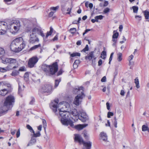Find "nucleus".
<instances>
[{
    "label": "nucleus",
    "mask_w": 149,
    "mask_h": 149,
    "mask_svg": "<svg viewBox=\"0 0 149 149\" xmlns=\"http://www.w3.org/2000/svg\"><path fill=\"white\" fill-rule=\"evenodd\" d=\"M61 81V79H56L55 80V88L57 87L59 85V83Z\"/></svg>",
    "instance_id": "473e14b6"
},
{
    "label": "nucleus",
    "mask_w": 149,
    "mask_h": 149,
    "mask_svg": "<svg viewBox=\"0 0 149 149\" xmlns=\"http://www.w3.org/2000/svg\"><path fill=\"white\" fill-rule=\"evenodd\" d=\"M106 105L107 109L108 110H109L110 109V106L109 105V103L108 102H107L106 103Z\"/></svg>",
    "instance_id": "e2e57ef3"
},
{
    "label": "nucleus",
    "mask_w": 149,
    "mask_h": 149,
    "mask_svg": "<svg viewBox=\"0 0 149 149\" xmlns=\"http://www.w3.org/2000/svg\"><path fill=\"white\" fill-rule=\"evenodd\" d=\"M52 33L50 31L47 32L46 36V38H47L49 36L52 35Z\"/></svg>",
    "instance_id": "6e6d98bb"
},
{
    "label": "nucleus",
    "mask_w": 149,
    "mask_h": 149,
    "mask_svg": "<svg viewBox=\"0 0 149 149\" xmlns=\"http://www.w3.org/2000/svg\"><path fill=\"white\" fill-rule=\"evenodd\" d=\"M101 81L102 82H105L106 81V78L105 76L103 77L101 79Z\"/></svg>",
    "instance_id": "5fc2aeb1"
},
{
    "label": "nucleus",
    "mask_w": 149,
    "mask_h": 149,
    "mask_svg": "<svg viewBox=\"0 0 149 149\" xmlns=\"http://www.w3.org/2000/svg\"><path fill=\"white\" fill-rule=\"evenodd\" d=\"M5 52L4 49L2 47H0V56H2L3 55Z\"/></svg>",
    "instance_id": "c756f323"
},
{
    "label": "nucleus",
    "mask_w": 149,
    "mask_h": 149,
    "mask_svg": "<svg viewBox=\"0 0 149 149\" xmlns=\"http://www.w3.org/2000/svg\"><path fill=\"white\" fill-rule=\"evenodd\" d=\"M24 90V89L21 88V87L20 86L19 84L18 89V93L21 96V97H22V93Z\"/></svg>",
    "instance_id": "bb28decb"
},
{
    "label": "nucleus",
    "mask_w": 149,
    "mask_h": 149,
    "mask_svg": "<svg viewBox=\"0 0 149 149\" xmlns=\"http://www.w3.org/2000/svg\"><path fill=\"white\" fill-rule=\"evenodd\" d=\"M122 53H119L118 54L117 59L118 61H120L122 60Z\"/></svg>",
    "instance_id": "e433bc0d"
},
{
    "label": "nucleus",
    "mask_w": 149,
    "mask_h": 149,
    "mask_svg": "<svg viewBox=\"0 0 149 149\" xmlns=\"http://www.w3.org/2000/svg\"><path fill=\"white\" fill-rule=\"evenodd\" d=\"M54 12L52 11L50 12L49 14V17H52L53 15L54 14Z\"/></svg>",
    "instance_id": "680f3d73"
},
{
    "label": "nucleus",
    "mask_w": 149,
    "mask_h": 149,
    "mask_svg": "<svg viewBox=\"0 0 149 149\" xmlns=\"http://www.w3.org/2000/svg\"><path fill=\"white\" fill-rule=\"evenodd\" d=\"M144 15L146 19H148L149 18V12L146 10L144 12Z\"/></svg>",
    "instance_id": "f704fd0d"
},
{
    "label": "nucleus",
    "mask_w": 149,
    "mask_h": 149,
    "mask_svg": "<svg viewBox=\"0 0 149 149\" xmlns=\"http://www.w3.org/2000/svg\"><path fill=\"white\" fill-rule=\"evenodd\" d=\"M33 133V135L32 136L34 137V138L39 137L41 135L40 131H38L36 133H35V132H32Z\"/></svg>",
    "instance_id": "a878e982"
},
{
    "label": "nucleus",
    "mask_w": 149,
    "mask_h": 149,
    "mask_svg": "<svg viewBox=\"0 0 149 149\" xmlns=\"http://www.w3.org/2000/svg\"><path fill=\"white\" fill-rule=\"evenodd\" d=\"M77 119H79L82 122H84L88 119V115H85V116H77Z\"/></svg>",
    "instance_id": "f3484780"
},
{
    "label": "nucleus",
    "mask_w": 149,
    "mask_h": 149,
    "mask_svg": "<svg viewBox=\"0 0 149 149\" xmlns=\"http://www.w3.org/2000/svg\"><path fill=\"white\" fill-rule=\"evenodd\" d=\"M142 130L143 131H147L149 132V128L145 125H143L142 126Z\"/></svg>",
    "instance_id": "393cba45"
},
{
    "label": "nucleus",
    "mask_w": 149,
    "mask_h": 149,
    "mask_svg": "<svg viewBox=\"0 0 149 149\" xmlns=\"http://www.w3.org/2000/svg\"><path fill=\"white\" fill-rule=\"evenodd\" d=\"M80 56V54L79 53H75L72 54L70 55V56L72 57H74L76 56Z\"/></svg>",
    "instance_id": "ea45409f"
},
{
    "label": "nucleus",
    "mask_w": 149,
    "mask_h": 149,
    "mask_svg": "<svg viewBox=\"0 0 149 149\" xmlns=\"http://www.w3.org/2000/svg\"><path fill=\"white\" fill-rule=\"evenodd\" d=\"M87 125H88L87 124H85L83 125H76L75 127L76 129L78 130H81L83 128L87 126Z\"/></svg>",
    "instance_id": "412c9836"
},
{
    "label": "nucleus",
    "mask_w": 149,
    "mask_h": 149,
    "mask_svg": "<svg viewBox=\"0 0 149 149\" xmlns=\"http://www.w3.org/2000/svg\"><path fill=\"white\" fill-rule=\"evenodd\" d=\"M20 134V132L19 130V129L18 131L17 132L16 136L17 138H18L19 137Z\"/></svg>",
    "instance_id": "13d9d810"
},
{
    "label": "nucleus",
    "mask_w": 149,
    "mask_h": 149,
    "mask_svg": "<svg viewBox=\"0 0 149 149\" xmlns=\"http://www.w3.org/2000/svg\"><path fill=\"white\" fill-rule=\"evenodd\" d=\"M116 32L115 31H113V34L112 36V38H117L119 35V33L118 32H116Z\"/></svg>",
    "instance_id": "c9c22d12"
},
{
    "label": "nucleus",
    "mask_w": 149,
    "mask_h": 149,
    "mask_svg": "<svg viewBox=\"0 0 149 149\" xmlns=\"http://www.w3.org/2000/svg\"><path fill=\"white\" fill-rule=\"evenodd\" d=\"M113 124L114 125V127L116 128L117 127V120H113Z\"/></svg>",
    "instance_id": "8fccbe9b"
},
{
    "label": "nucleus",
    "mask_w": 149,
    "mask_h": 149,
    "mask_svg": "<svg viewBox=\"0 0 149 149\" xmlns=\"http://www.w3.org/2000/svg\"><path fill=\"white\" fill-rule=\"evenodd\" d=\"M106 52L105 51L102 52L101 54V57L102 59H105L106 58Z\"/></svg>",
    "instance_id": "cd10ccee"
},
{
    "label": "nucleus",
    "mask_w": 149,
    "mask_h": 149,
    "mask_svg": "<svg viewBox=\"0 0 149 149\" xmlns=\"http://www.w3.org/2000/svg\"><path fill=\"white\" fill-rule=\"evenodd\" d=\"M9 64L16 65V64H17V60L15 58H10Z\"/></svg>",
    "instance_id": "4be33fe9"
},
{
    "label": "nucleus",
    "mask_w": 149,
    "mask_h": 149,
    "mask_svg": "<svg viewBox=\"0 0 149 149\" xmlns=\"http://www.w3.org/2000/svg\"><path fill=\"white\" fill-rule=\"evenodd\" d=\"M108 4V1H105L104 2V4L103 5L104 6H107Z\"/></svg>",
    "instance_id": "69168bd1"
},
{
    "label": "nucleus",
    "mask_w": 149,
    "mask_h": 149,
    "mask_svg": "<svg viewBox=\"0 0 149 149\" xmlns=\"http://www.w3.org/2000/svg\"><path fill=\"white\" fill-rule=\"evenodd\" d=\"M42 124L44 129H45L47 126V123L46 120L44 119L42 120Z\"/></svg>",
    "instance_id": "c03bdc74"
},
{
    "label": "nucleus",
    "mask_w": 149,
    "mask_h": 149,
    "mask_svg": "<svg viewBox=\"0 0 149 149\" xmlns=\"http://www.w3.org/2000/svg\"><path fill=\"white\" fill-rule=\"evenodd\" d=\"M73 91L74 93L78 94L74 98L73 103L77 106H79L83 98L85 97L83 88L82 87H80L78 88H75Z\"/></svg>",
    "instance_id": "20e7f679"
},
{
    "label": "nucleus",
    "mask_w": 149,
    "mask_h": 149,
    "mask_svg": "<svg viewBox=\"0 0 149 149\" xmlns=\"http://www.w3.org/2000/svg\"><path fill=\"white\" fill-rule=\"evenodd\" d=\"M101 139L105 141L107 140V136L106 133L103 132H101L100 134Z\"/></svg>",
    "instance_id": "a211bd4d"
},
{
    "label": "nucleus",
    "mask_w": 149,
    "mask_h": 149,
    "mask_svg": "<svg viewBox=\"0 0 149 149\" xmlns=\"http://www.w3.org/2000/svg\"><path fill=\"white\" fill-rule=\"evenodd\" d=\"M7 71L6 68H0V71L2 72H4Z\"/></svg>",
    "instance_id": "a18cd8bd"
},
{
    "label": "nucleus",
    "mask_w": 149,
    "mask_h": 149,
    "mask_svg": "<svg viewBox=\"0 0 149 149\" xmlns=\"http://www.w3.org/2000/svg\"><path fill=\"white\" fill-rule=\"evenodd\" d=\"M39 34L43 37H44L45 36L44 34L43 33V31H42V29L40 30V32Z\"/></svg>",
    "instance_id": "4d7b16f0"
},
{
    "label": "nucleus",
    "mask_w": 149,
    "mask_h": 149,
    "mask_svg": "<svg viewBox=\"0 0 149 149\" xmlns=\"http://www.w3.org/2000/svg\"><path fill=\"white\" fill-rule=\"evenodd\" d=\"M11 109L9 107H7L4 104V105L0 108V114H4L7 113L8 110Z\"/></svg>",
    "instance_id": "f8f14e48"
},
{
    "label": "nucleus",
    "mask_w": 149,
    "mask_h": 149,
    "mask_svg": "<svg viewBox=\"0 0 149 149\" xmlns=\"http://www.w3.org/2000/svg\"><path fill=\"white\" fill-rule=\"evenodd\" d=\"M7 28V24L4 22H0V35H3L6 33Z\"/></svg>",
    "instance_id": "0eeeda50"
},
{
    "label": "nucleus",
    "mask_w": 149,
    "mask_h": 149,
    "mask_svg": "<svg viewBox=\"0 0 149 149\" xmlns=\"http://www.w3.org/2000/svg\"><path fill=\"white\" fill-rule=\"evenodd\" d=\"M113 53H112L110 55V57L109 58L110 61H111L112 59L113 56Z\"/></svg>",
    "instance_id": "0e129e2a"
},
{
    "label": "nucleus",
    "mask_w": 149,
    "mask_h": 149,
    "mask_svg": "<svg viewBox=\"0 0 149 149\" xmlns=\"http://www.w3.org/2000/svg\"><path fill=\"white\" fill-rule=\"evenodd\" d=\"M74 140L75 141H77L79 143H82V144L85 142V141L83 140L82 138L79 134H74Z\"/></svg>",
    "instance_id": "ddd939ff"
},
{
    "label": "nucleus",
    "mask_w": 149,
    "mask_h": 149,
    "mask_svg": "<svg viewBox=\"0 0 149 149\" xmlns=\"http://www.w3.org/2000/svg\"><path fill=\"white\" fill-rule=\"evenodd\" d=\"M15 102L14 97L12 95H10L6 98L4 102V105L8 106L10 109L13 107Z\"/></svg>",
    "instance_id": "39448f33"
},
{
    "label": "nucleus",
    "mask_w": 149,
    "mask_h": 149,
    "mask_svg": "<svg viewBox=\"0 0 149 149\" xmlns=\"http://www.w3.org/2000/svg\"><path fill=\"white\" fill-rule=\"evenodd\" d=\"M41 69L45 72L46 75L50 76L54 75L58 70L57 63L54 62L51 65L44 64L41 66Z\"/></svg>",
    "instance_id": "f03ea898"
},
{
    "label": "nucleus",
    "mask_w": 149,
    "mask_h": 149,
    "mask_svg": "<svg viewBox=\"0 0 149 149\" xmlns=\"http://www.w3.org/2000/svg\"><path fill=\"white\" fill-rule=\"evenodd\" d=\"M85 115H87L85 112H80V113L79 114L78 116H85Z\"/></svg>",
    "instance_id": "49530a36"
},
{
    "label": "nucleus",
    "mask_w": 149,
    "mask_h": 149,
    "mask_svg": "<svg viewBox=\"0 0 149 149\" xmlns=\"http://www.w3.org/2000/svg\"><path fill=\"white\" fill-rule=\"evenodd\" d=\"M29 42L33 44L39 41V39L37 36L36 35L31 33L30 35V38Z\"/></svg>",
    "instance_id": "1a4fd4ad"
},
{
    "label": "nucleus",
    "mask_w": 149,
    "mask_h": 149,
    "mask_svg": "<svg viewBox=\"0 0 149 149\" xmlns=\"http://www.w3.org/2000/svg\"><path fill=\"white\" fill-rule=\"evenodd\" d=\"M26 127L31 132H34V131L32 128L29 125L27 124L26 125Z\"/></svg>",
    "instance_id": "72a5a7b5"
},
{
    "label": "nucleus",
    "mask_w": 149,
    "mask_h": 149,
    "mask_svg": "<svg viewBox=\"0 0 149 149\" xmlns=\"http://www.w3.org/2000/svg\"><path fill=\"white\" fill-rule=\"evenodd\" d=\"M72 9V7H71L70 8H68L67 9V11H69V12L67 13V14H70V13H71V11Z\"/></svg>",
    "instance_id": "bf43d9fd"
},
{
    "label": "nucleus",
    "mask_w": 149,
    "mask_h": 149,
    "mask_svg": "<svg viewBox=\"0 0 149 149\" xmlns=\"http://www.w3.org/2000/svg\"><path fill=\"white\" fill-rule=\"evenodd\" d=\"M89 50L88 46V45H86L85 47L82 49L81 52H85L86 51H88Z\"/></svg>",
    "instance_id": "a19ab883"
},
{
    "label": "nucleus",
    "mask_w": 149,
    "mask_h": 149,
    "mask_svg": "<svg viewBox=\"0 0 149 149\" xmlns=\"http://www.w3.org/2000/svg\"><path fill=\"white\" fill-rule=\"evenodd\" d=\"M58 100H55L50 104V106L56 115L58 116L59 115L61 117V121L63 125H67L69 124L68 117L69 114H70L73 115L74 117H75L76 118L74 119L75 121L78 120L77 116H78L79 114L75 109H72L71 111L70 110L69 111L68 109L64 110V107H62L61 109H58V112L57 108L59 107L60 105L62 104V103H60L58 104Z\"/></svg>",
    "instance_id": "f257e3e1"
},
{
    "label": "nucleus",
    "mask_w": 149,
    "mask_h": 149,
    "mask_svg": "<svg viewBox=\"0 0 149 149\" xmlns=\"http://www.w3.org/2000/svg\"><path fill=\"white\" fill-rule=\"evenodd\" d=\"M52 86L49 84L44 86L42 88V91L44 93H50L52 91Z\"/></svg>",
    "instance_id": "9d476101"
},
{
    "label": "nucleus",
    "mask_w": 149,
    "mask_h": 149,
    "mask_svg": "<svg viewBox=\"0 0 149 149\" xmlns=\"http://www.w3.org/2000/svg\"><path fill=\"white\" fill-rule=\"evenodd\" d=\"M59 8V6H57L55 7H51L50 8L51 10H55L56 11V10L58 9Z\"/></svg>",
    "instance_id": "09e8293b"
},
{
    "label": "nucleus",
    "mask_w": 149,
    "mask_h": 149,
    "mask_svg": "<svg viewBox=\"0 0 149 149\" xmlns=\"http://www.w3.org/2000/svg\"><path fill=\"white\" fill-rule=\"evenodd\" d=\"M24 79L27 81L28 80L29 78V74L28 72H26L24 75Z\"/></svg>",
    "instance_id": "7c9ffc66"
},
{
    "label": "nucleus",
    "mask_w": 149,
    "mask_h": 149,
    "mask_svg": "<svg viewBox=\"0 0 149 149\" xmlns=\"http://www.w3.org/2000/svg\"><path fill=\"white\" fill-rule=\"evenodd\" d=\"M94 52L93 51L91 52L90 53V54L88 56H86L85 57V59H86L87 58H88V59L89 60H90L91 59H92V58H94V56H93Z\"/></svg>",
    "instance_id": "5701e85b"
},
{
    "label": "nucleus",
    "mask_w": 149,
    "mask_h": 149,
    "mask_svg": "<svg viewBox=\"0 0 149 149\" xmlns=\"http://www.w3.org/2000/svg\"><path fill=\"white\" fill-rule=\"evenodd\" d=\"M133 58V56L132 55H131L129 57L128 59L129 60V61H131L132 60Z\"/></svg>",
    "instance_id": "774afa93"
},
{
    "label": "nucleus",
    "mask_w": 149,
    "mask_h": 149,
    "mask_svg": "<svg viewBox=\"0 0 149 149\" xmlns=\"http://www.w3.org/2000/svg\"><path fill=\"white\" fill-rule=\"evenodd\" d=\"M5 86H6L8 87H10L11 85L9 84H6L5 82L3 81L1 82H0V87H2V88H3Z\"/></svg>",
    "instance_id": "aec40b11"
},
{
    "label": "nucleus",
    "mask_w": 149,
    "mask_h": 149,
    "mask_svg": "<svg viewBox=\"0 0 149 149\" xmlns=\"http://www.w3.org/2000/svg\"><path fill=\"white\" fill-rule=\"evenodd\" d=\"M83 146L82 149H91L92 146V142L90 141L85 142L83 143Z\"/></svg>",
    "instance_id": "4468645a"
},
{
    "label": "nucleus",
    "mask_w": 149,
    "mask_h": 149,
    "mask_svg": "<svg viewBox=\"0 0 149 149\" xmlns=\"http://www.w3.org/2000/svg\"><path fill=\"white\" fill-rule=\"evenodd\" d=\"M25 68L24 67H21L19 69V71H25Z\"/></svg>",
    "instance_id": "338daca9"
},
{
    "label": "nucleus",
    "mask_w": 149,
    "mask_h": 149,
    "mask_svg": "<svg viewBox=\"0 0 149 149\" xmlns=\"http://www.w3.org/2000/svg\"><path fill=\"white\" fill-rule=\"evenodd\" d=\"M10 25L13 26L14 29L16 31L19 29L20 27V24L18 20H13L10 23Z\"/></svg>",
    "instance_id": "6e6552de"
},
{
    "label": "nucleus",
    "mask_w": 149,
    "mask_h": 149,
    "mask_svg": "<svg viewBox=\"0 0 149 149\" xmlns=\"http://www.w3.org/2000/svg\"><path fill=\"white\" fill-rule=\"evenodd\" d=\"M8 93V91L4 88H2V87H0V95L2 96L6 95Z\"/></svg>",
    "instance_id": "dca6fc26"
},
{
    "label": "nucleus",
    "mask_w": 149,
    "mask_h": 149,
    "mask_svg": "<svg viewBox=\"0 0 149 149\" xmlns=\"http://www.w3.org/2000/svg\"><path fill=\"white\" fill-rule=\"evenodd\" d=\"M2 62L4 64L9 63L10 58H1Z\"/></svg>",
    "instance_id": "b1692460"
},
{
    "label": "nucleus",
    "mask_w": 149,
    "mask_h": 149,
    "mask_svg": "<svg viewBox=\"0 0 149 149\" xmlns=\"http://www.w3.org/2000/svg\"><path fill=\"white\" fill-rule=\"evenodd\" d=\"M18 73V72L14 71L13 72L11 73V75L13 76H15L17 75Z\"/></svg>",
    "instance_id": "3c124183"
},
{
    "label": "nucleus",
    "mask_w": 149,
    "mask_h": 149,
    "mask_svg": "<svg viewBox=\"0 0 149 149\" xmlns=\"http://www.w3.org/2000/svg\"><path fill=\"white\" fill-rule=\"evenodd\" d=\"M38 60L37 57H33L29 59L28 63V66L30 68H32L34 67Z\"/></svg>",
    "instance_id": "423d86ee"
},
{
    "label": "nucleus",
    "mask_w": 149,
    "mask_h": 149,
    "mask_svg": "<svg viewBox=\"0 0 149 149\" xmlns=\"http://www.w3.org/2000/svg\"><path fill=\"white\" fill-rule=\"evenodd\" d=\"M36 142V139L35 138L32 136L31 139L29 141L27 145V146L28 147L29 146H32Z\"/></svg>",
    "instance_id": "2eb2a0df"
},
{
    "label": "nucleus",
    "mask_w": 149,
    "mask_h": 149,
    "mask_svg": "<svg viewBox=\"0 0 149 149\" xmlns=\"http://www.w3.org/2000/svg\"><path fill=\"white\" fill-rule=\"evenodd\" d=\"M91 30V29H86L85 32L83 33V35L84 36L85 34H86V33H87L88 31H90Z\"/></svg>",
    "instance_id": "052dcab7"
},
{
    "label": "nucleus",
    "mask_w": 149,
    "mask_h": 149,
    "mask_svg": "<svg viewBox=\"0 0 149 149\" xmlns=\"http://www.w3.org/2000/svg\"><path fill=\"white\" fill-rule=\"evenodd\" d=\"M104 17V16L102 15H100L99 16H97L95 17V19H96L97 20V22H98V20H101L102 19L103 17Z\"/></svg>",
    "instance_id": "58836bf2"
},
{
    "label": "nucleus",
    "mask_w": 149,
    "mask_h": 149,
    "mask_svg": "<svg viewBox=\"0 0 149 149\" xmlns=\"http://www.w3.org/2000/svg\"><path fill=\"white\" fill-rule=\"evenodd\" d=\"M41 46V45L40 44H39L38 45H34L30 49V50H35L36 49L38 48V47H40Z\"/></svg>",
    "instance_id": "2f4dec72"
},
{
    "label": "nucleus",
    "mask_w": 149,
    "mask_h": 149,
    "mask_svg": "<svg viewBox=\"0 0 149 149\" xmlns=\"http://www.w3.org/2000/svg\"><path fill=\"white\" fill-rule=\"evenodd\" d=\"M113 115V113L112 112H109L107 113V117L110 118L111 116H112Z\"/></svg>",
    "instance_id": "de8ad7c7"
},
{
    "label": "nucleus",
    "mask_w": 149,
    "mask_h": 149,
    "mask_svg": "<svg viewBox=\"0 0 149 149\" xmlns=\"http://www.w3.org/2000/svg\"><path fill=\"white\" fill-rule=\"evenodd\" d=\"M76 31V29L74 28H71L69 30V31L71 33L73 34Z\"/></svg>",
    "instance_id": "4c0bfd02"
},
{
    "label": "nucleus",
    "mask_w": 149,
    "mask_h": 149,
    "mask_svg": "<svg viewBox=\"0 0 149 149\" xmlns=\"http://www.w3.org/2000/svg\"><path fill=\"white\" fill-rule=\"evenodd\" d=\"M84 136L85 137V139L87 140L89 139V135L86 132H84L83 133Z\"/></svg>",
    "instance_id": "79ce46f5"
},
{
    "label": "nucleus",
    "mask_w": 149,
    "mask_h": 149,
    "mask_svg": "<svg viewBox=\"0 0 149 149\" xmlns=\"http://www.w3.org/2000/svg\"><path fill=\"white\" fill-rule=\"evenodd\" d=\"M17 67H18L17 65L16 66L9 64L6 68L7 70H9L17 68Z\"/></svg>",
    "instance_id": "6ab92c4d"
},
{
    "label": "nucleus",
    "mask_w": 149,
    "mask_h": 149,
    "mask_svg": "<svg viewBox=\"0 0 149 149\" xmlns=\"http://www.w3.org/2000/svg\"><path fill=\"white\" fill-rule=\"evenodd\" d=\"M109 9L108 8H107L104 9V12L105 13H106L109 12Z\"/></svg>",
    "instance_id": "603ef678"
},
{
    "label": "nucleus",
    "mask_w": 149,
    "mask_h": 149,
    "mask_svg": "<svg viewBox=\"0 0 149 149\" xmlns=\"http://www.w3.org/2000/svg\"><path fill=\"white\" fill-rule=\"evenodd\" d=\"M35 102V99L33 98H32L31 100L29 103V104L31 105L33 104Z\"/></svg>",
    "instance_id": "864d4df0"
},
{
    "label": "nucleus",
    "mask_w": 149,
    "mask_h": 149,
    "mask_svg": "<svg viewBox=\"0 0 149 149\" xmlns=\"http://www.w3.org/2000/svg\"><path fill=\"white\" fill-rule=\"evenodd\" d=\"M134 83L136 84V87L137 88H139L140 86L139 85V79L137 78H136L134 79Z\"/></svg>",
    "instance_id": "c85d7f7f"
},
{
    "label": "nucleus",
    "mask_w": 149,
    "mask_h": 149,
    "mask_svg": "<svg viewBox=\"0 0 149 149\" xmlns=\"http://www.w3.org/2000/svg\"><path fill=\"white\" fill-rule=\"evenodd\" d=\"M132 9L134 13H136L137 12L138 10V7L136 6H133L132 7Z\"/></svg>",
    "instance_id": "37998d69"
},
{
    "label": "nucleus",
    "mask_w": 149,
    "mask_h": 149,
    "mask_svg": "<svg viewBox=\"0 0 149 149\" xmlns=\"http://www.w3.org/2000/svg\"><path fill=\"white\" fill-rule=\"evenodd\" d=\"M41 28L38 26H37L34 27L32 29H29L27 30L28 31H31V33L35 34L36 35V33L38 34H39V33L41 30Z\"/></svg>",
    "instance_id": "9b49d317"
},
{
    "label": "nucleus",
    "mask_w": 149,
    "mask_h": 149,
    "mask_svg": "<svg viewBox=\"0 0 149 149\" xmlns=\"http://www.w3.org/2000/svg\"><path fill=\"white\" fill-rule=\"evenodd\" d=\"M25 46L22 38L19 37L15 39L10 46L11 50L15 52H18L22 50Z\"/></svg>",
    "instance_id": "7ed1b4c3"
}]
</instances>
